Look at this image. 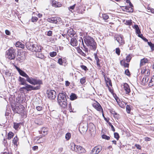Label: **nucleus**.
I'll use <instances>...</instances> for the list:
<instances>
[{
  "label": "nucleus",
  "instance_id": "nucleus-33",
  "mask_svg": "<svg viewBox=\"0 0 154 154\" xmlns=\"http://www.w3.org/2000/svg\"><path fill=\"white\" fill-rule=\"evenodd\" d=\"M132 54H129L126 58V60L127 63H129L130 62L131 59Z\"/></svg>",
  "mask_w": 154,
  "mask_h": 154
},
{
  "label": "nucleus",
  "instance_id": "nucleus-4",
  "mask_svg": "<svg viewBox=\"0 0 154 154\" xmlns=\"http://www.w3.org/2000/svg\"><path fill=\"white\" fill-rule=\"evenodd\" d=\"M26 46L28 50L33 52L40 53L42 50L41 46H38L36 44H34L32 42H27L26 43Z\"/></svg>",
  "mask_w": 154,
  "mask_h": 154
},
{
  "label": "nucleus",
  "instance_id": "nucleus-24",
  "mask_svg": "<svg viewBox=\"0 0 154 154\" xmlns=\"http://www.w3.org/2000/svg\"><path fill=\"white\" fill-rule=\"evenodd\" d=\"M154 85V75L151 77V79L149 82L148 85L149 87H152Z\"/></svg>",
  "mask_w": 154,
  "mask_h": 154
},
{
  "label": "nucleus",
  "instance_id": "nucleus-62",
  "mask_svg": "<svg viewBox=\"0 0 154 154\" xmlns=\"http://www.w3.org/2000/svg\"><path fill=\"white\" fill-rule=\"evenodd\" d=\"M119 106L121 108H123L124 106V104H123L122 102L121 103L120 102L118 103Z\"/></svg>",
  "mask_w": 154,
  "mask_h": 154
},
{
  "label": "nucleus",
  "instance_id": "nucleus-39",
  "mask_svg": "<svg viewBox=\"0 0 154 154\" xmlns=\"http://www.w3.org/2000/svg\"><path fill=\"white\" fill-rule=\"evenodd\" d=\"M114 135L115 138L117 140H118L120 137L119 134L117 132H114Z\"/></svg>",
  "mask_w": 154,
  "mask_h": 154
},
{
  "label": "nucleus",
  "instance_id": "nucleus-20",
  "mask_svg": "<svg viewBox=\"0 0 154 154\" xmlns=\"http://www.w3.org/2000/svg\"><path fill=\"white\" fill-rule=\"evenodd\" d=\"M48 131V128L45 127H42L41 129L40 132H41L42 134V133H43V135L44 136L47 134Z\"/></svg>",
  "mask_w": 154,
  "mask_h": 154
},
{
  "label": "nucleus",
  "instance_id": "nucleus-2",
  "mask_svg": "<svg viewBox=\"0 0 154 154\" xmlns=\"http://www.w3.org/2000/svg\"><path fill=\"white\" fill-rule=\"evenodd\" d=\"M69 97L65 92L60 93L57 97V102L59 105L63 108H66L67 105V99Z\"/></svg>",
  "mask_w": 154,
  "mask_h": 154
},
{
  "label": "nucleus",
  "instance_id": "nucleus-31",
  "mask_svg": "<svg viewBox=\"0 0 154 154\" xmlns=\"http://www.w3.org/2000/svg\"><path fill=\"white\" fill-rule=\"evenodd\" d=\"M148 77L147 76L145 75L143 79L142 82L144 85H145L148 81L149 79H147Z\"/></svg>",
  "mask_w": 154,
  "mask_h": 154
},
{
  "label": "nucleus",
  "instance_id": "nucleus-53",
  "mask_svg": "<svg viewBox=\"0 0 154 154\" xmlns=\"http://www.w3.org/2000/svg\"><path fill=\"white\" fill-rule=\"evenodd\" d=\"M116 53L118 55H120V48H116Z\"/></svg>",
  "mask_w": 154,
  "mask_h": 154
},
{
  "label": "nucleus",
  "instance_id": "nucleus-44",
  "mask_svg": "<svg viewBox=\"0 0 154 154\" xmlns=\"http://www.w3.org/2000/svg\"><path fill=\"white\" fill-rule=\"evenodd\" d=\"M125 74L129 77L131 75L130 72L128 69H126L125 70Z\"/></svg>",
  "mask_w": 154,
  "mask_h": 154
},
{
  "label": "nucleus",
  "instance_id": "nucleus-6",
  "mask_svg": "<svg viewBox=\"0 0 154 154\" xmlns=\"http://www.w3.org/2000/svg\"><path fill=\"white\" fill-rule=\"evenodd\" d=\"M38 85L36 86H33L32 85L26 84L24 85L25 87H23L21 88V89H23L26 90L27 91H30L32 90H38L40 89L41 85Z\"/></svg>",
  "mask_w": 154,
  "mask_h": 154
},
{
  "label": "nucleus",
  "instance_id": "nucleus-64",
  "mask_svg": "<svg viewBox=\"0 0 154 154\" xmlns=\"http://www.w3.org/2000/svg\"><path fill=\"white\" fill-rule=\"evenodd\" d=\"M135 146L137 148V149H141V146L139 144H135Z\"/></svg>",
  "mask_w": 154,
  "mask_h": 154
},
{
  "label": "nucleus",
  "instance_id": "nucleus-43",
  "mask_svg": "<svg viewBox=\"0 0 154 154\" xmlns=\"http://www.w3.org/2000/svg\"><path fill=\"white\" fill-rule=\"evenodd\" d=\"M110 112L114 116V117H116V118H118V117L117 116H116V117L115 116V115H118L119 116V115L113 109H112L110 111Z\"/></svg>",
  "mask_w": 154,
  "mask_h": 154
},
{
  "label": "nucleus",
  "instance_id": "nucleus-15",
  "mask_svg": "<svg viewBox=\"0 0 154 154\" xmlns=\"http://www.w3.org/2000/svg\"><path fill=\"white\" fill-rule=\"evenodd\" d=\"M122 7L123 8L122 9L124 11L129 13H131L133 12L134 9L130 8L129 6H122Z\"/></svg>",
  "mask_w": 154,
  "mask_h": 154
},
{
  "label": "nucleus",
  "instance_id": "nucleus-9",
  "mask_svg": "<svg viewBox=\"0 0 154 154\" xmlns=\"http://www.w3.org/2000/svg\"><path fill=\"white\" fill-rule=\"evenodd\" d=\"M46 93L47 94L48 97L51 100L54 99L56 97V92L54 90H48Z\"/></svg>",
  "mask_w": 154,
  "mask_h": 154
},
{
  "label": "nucleus",
  "instance_id": "nucleus-22",
  "mask_svg": "<svg viewBox=\"0 0 154 154\" xmlns=\"http://www.w3.org/2000/svg\"><path fill=\"white\" fill-rule=\"evenodd\" d=\"M15 46L16 47L20 48H24L25 47L24 45L19 41L17 42L15 44Z\"/></svg>",
  "mask_w": 154,
  "mask_h": 154
},
{
  "label": "nucleus",
  "instance_id": "nucleus-12",
  "mask_svg": "<svg viewBox=\"0 0 154 154\" xmlns=\"http://www.w3.org/2000/svg\"><path fill=\"white\" fill-rule=\"evenodd\" d=\"M116 39L120 45H122L125 44V41L123 36L119 35L116 37Z\"/></svg>",
  "mask_w": 154,
  "mask_h": 154
},
{
  "label": "nucleus",
  "instance_id": "nucleus-47",
  "mask_svg": "<svg viewBox=\"0 0 154 154\" xmlns=\"http://www.w3.org/2000/svg\"><path fill=\"white\" fill-rule=\"evenodd\" d=\"M78 53H79L82 55L85 56H86V54H85L84 52H83L80 49H79V50H78Z\"/></svg>",
  "mask_w": 154,
  "mask_h": 154
},
{
  "label": "nucleus",
  "instance_id": "nucleus-26",
  "mask_svg": "<svg viewBox=\"0 0 154 154\" xmlns=\"http://www.w3.org/2000/svg\"><path fill=\"white\" fill-rule=\"evenodd\" d=\"M20 109H22V110H24V108L23 105L20 106H16V109L17 111V112H15V113H18V112H20Z\"/></svg>",
  "mask_w": 154,
  "mask_h": 154
},
{
  "label": "nucleus",
  "instance_id": "nucleus-8",
  "mask_svg": "<svg viewBox=\"0 0 154 154\" xmlns=\"http://www.w3.org/2000/svg\"><path fill=\"white\" fill-rule=\"evenodd\" d=\"M22 53L24 54H22L20 52H18L17 55V58L16 59V61L20 63H21L23 62L26 58L24 55L25 54L26 52L24 51Z\"/></svg>",
  "mask_w": 154,
  "mask_h": 154
},
{
  "label": "nucleus",
  "instance_id": "nucleus-50",
  "mask_svg": "<svg viewBox=\"0 0 154 154\" xmlns=\"http://www.w3.org/2000/svg\"><path fill=\"white\" fill-rule=\"evenodd\" d=\"M57 63L60 65H62L63 63V60L62 58H60L58 59Z\"/></svg>",
  "mask_w": 154,
  "mask_h": 154
},
{
  "label": "nucleus",
  "instance_id": "nucleus-58",
  "mask_svg": "<svg viewBox=\"0 0 154 154\" xmlns=\"http://www.w3.org/2000/svg\"><path fill=\"white\" fill-rule=\"evenodd\" d=\"M52 31L51 30H49L47 32V35L49 36H52Z\"/></svg>",
  "mask_w": 154,
  "mask_h": 154
},
{
  "label": "nucleus",
  "instance_id": "nucleus-1",
  "mask_svg": "<svg viewBox=\"0 0 154 154\" xmlns=\"http://www.w3.org/2000/svg\"><path fill=\"white\" fill-rule=\"evenodd\" d=\"M14 66L19 72L20 75L26 79L27 82L30 84L34 85H36L43 84V82L41 80L37 79L36 77L29 76L24 71L21 70L17 66L14 65Z\"/></svg>",
  "mask_w": 154,
  "mask_h": 154
},
{
  "label": "nucleus",
  "instance_id": "nucleus-13",
  "mask_svg": "<svg viewBox=\"0 0 154 154\" xmlns=\"http://www.w3.org/2000/svg\"><path fill=\"white\" fill-rule=\"evenodd\" d=\"M123 86L124 89L125 91L126 94H129L131 92L129 86L126 83H124Z\"/></svg>",
  "mask_w": 154,
  "mask_h": 154
},
{
  "label": "nucleus",
  "instance_id": "nucleus-41",
  "mask_svg": "<svg viewBox=\"0 0 154 154\" xmlns=\"http://www.w3.org/2000/svg\"><path fill=\"white\" fill-rule=\"evenodd\" d=\"M148 68V66H146L143 67L141 71V73L142 74H144V73H146V70L147 69V68Z\"/></svg>",
  "mask_w": 154,
  "mask_h": 154
},
{
  "label": "nucleus",
  "instance_id": "nucleus-16",
  "mask_svg": "<svg viewBox=\"0 0 154 154\" xmlns=\"http://www.w3.org/2000/svg\"><path fill=\"white\" fill-rule=\"evenodd\" d=\"M18 81L19 82V84L20 85H24L28 84L26 83V79L23 78L19 76L18 79Z\"/></svg>",
  "mask_w": 154,
  "mask_h": 154
},
{
  "label": "nucleus",
  "instance_id": "nucleus-56",
  "mask_svg": "<svg viewBox=\"0 0 154 154\" xmlns=\"http://www.w3.org/2000/svg\"><path fill=\"white\" fill-rule=\"evenodd\" d=\"M102 112V116H103V117L104 118V119L107 123H108V122H109V118H106L104 116V115L103 114V112Z\"/></svg>",
  "mask_w": 154,
  "mask_h": 154
},
{
  "label": "nucleus",
  "instance_id": "nucleus-23",
  "mask_svg": "<svg viewBox=\"0 0 154 154\" xmlns=\"http://www.w3.org/2000/svg\"><path fill=\"white\" fill-rule=\"evenodd\" d=\"M69 97V99L71 100H74L77 98V96L76 94L74 93H71Z\"/></svg>",
  "mask_w": 154,
  "mask_h": 154
},
{
  "label": "nucleus",
  "instance_id": "nucleus-34",
  "mask_svg": "<svg viewBox=\"0 0 154 154\" xmlns=\"http://www.w3.org/2000/svg\"><path fill=\"white\" fill-rule=\"evenodd\" d=\"M148 45L151 48V49L152 51L154 50V44L151 42H148Z\"/></svg>",
  "mask_w": 154,
  "mask_h": 154
},
{
  "label": "nucleus",
  "instance_id": "nucleus-59",
  "mask_svg": "<svg viewBox=\"0 0 154 154\" xmlns=\"http://www.w3.org/2000/svg\"><path fill=\"white\" fill-rule=\"evenodd\" d=\"M150 70L149 69H148V68H147V69L146 70V76H148L150 74Z\"/></svg>",
  "mask_w": 154,
  "mask_h": 154
},
{
  "label": "nucleus",
  "instance_id": "nucleus-10",
  "mask_svg": "<svg viewBox=\"0 0 154 154\" xmlns=\"http://www.w3.org/2000/svg\"><path fill=\"white\" fill-rule=\"evenodd\" d=\"M88 123L81 124L79 127V130L81 133H82L81 131L83 133L86 132L88 129Z\"/></svg>",
  "mask_w": 154,
  "mask_h": 154
},
{
  "label": "nucleus",
  "instance_id": "nucleus-3",
  "mask_svg": "<svg viewBox=\"0 0 154 154\" xmlns=\"http://www.w3.org/2000/svg\"><path fill=\"white\" fill-rule=\"evenodd\" d=\"M85 44L91 49L95 51L97 48V45L93 38L89 35L83 37Z\"/></svg>",
  "mask_w": 154,
  "mask_h": 154
},
{
  "label": "nucleus",
  "instance_id": "nucleus-18",
  "mask_svg": "<svg viewBox=\"0 0 154 154\" xmlns=\"http://www.w3.org/2000/svg\"><path fill=\"white\" fill-rule=\"evenodd\" d=\"M70 43L72 46L73 47L76 46H77L78 44L77 41L75 38H72L71 40Z\"/></svg>",
  "mask_w": 154,
  "mask_h": 154
},
{
  "label": "nucleus",
  "instance_id": "nucleus-51",
  "mask_svg": "<svg viewBox=\"0 0 154 154\" xmlns=\"http://www.w3.org/2000/svg\"><path fill=\"white\" fill-rule=\"evenodd\" d=\"M108 124L111 127V128L112 129V130L114 132L115 131V129L113 126V125L112 124L109 122H108Z\"/></svg>",
  "mask_w": 154,
  "mask_h": 154
},
{
  "label": "nucleus",
  "instance_id": "nucleus-25",
  "mask_svg": "<svg viewBox=\"0 0 154 154\" xmlns=\"http://www.w3.org/2000/svg\"><path fill=\"white\" fill-rule=\"evenodd\" d=\"M99 16L100 17H103V19L104 20H107L109 18L108 15L106 14H101L100 13L99 14Z\"/></svg>",
  "mask_w": 154,
  "mask_h": 154
},
{
  "label": "nucleus",
  "instance_id": "nucleus-37",
  "mask_svg": "<svg viewBox=\"0 0 154 154\" xmlns=\"http://www.w3.org/2000/svg\"><path fill=\"white\" fill-rule=\"evenodd\" d=\"M69 109L70 112H76V111H74V109H72L71 104L70 103L69 104Z\"/></svg>",
  "mask_w": 154,
  "mask_h": 154
},
{
  "label": "nucleus",
  "instance_id": "nucleus-30",
  "mask_svg": "<svg viewBox=\"0 0 154 154\" xmlns=\"http://www.w3.org/2000/svg\"><path fill=\"white\" fill-rule=\"evenodd\" d=\"M148 62V60L147 59L143 58V59H141L140 61V66H142L144 65L145 63H147Z\"/></svg>",
  "mask_w": 154,
  "mask_h": 154
},
{
  "label": "nucleus",
  "instance_id": "nucleus-45",
  "mask_svg": "<svg viewBox=\"0 0 154 154\" xmlns=\"http://www.w3.org/2000/svg\"><path fill=\"white\" fill-rule=\"evenodd\" d=\"M57 54V53L55 51H53L50 53V55L51 57H53L55 56Z\"/></svg>",
  "mask_w": 154,
  "mask_h": 154
},
{
  "label": "nucleus",
  "instance_id": "nucleus-29",
  "mask_svg": "<svg viewBox=\"0 0 154 154\" xmlns=\"http://www.w3.org/2000/svg\"><path fill=\"white\" fill-rule=\"evenodd\" d=\"M14 128L16 130L19 127V126L22 125V123L21 122H20L19 123H17L15 122L14 123Z\"/></svg>",
  "mask_w": 154,
  "mask_h": 154
},
{
  "label": "nucleus",
  "instance_id": "nucleus-42",
  "mask_svg": "<svg viewBox=\"0 0 154 154\" xmlns=\"http://www.w3.org/2000/svg\"><path fill=\"white\" fill-rule=\"evenodd\" d=\"M71 137V134L69 133H67L65 135V138L67 140H69Z\"/></svg>",
  "mask_w": 154,
  "mask_h": 154
},
{
  "label": "nucleus",
  "instance_id": "nucleus-52",
  "mask_svg": "<svg viewBox=\"0 0 154 154\" xmlns=\"http://www.w3.org/2000/svg\"><path fill=\"white\" fill-rule=\"evenodd\" d=\"M75 4L73 5L70 6L69 8V10L72 12V10H74L75 8Z\"/></svg>",
  "mask_w": 154,
  "mask_h": 154
},
{
  "label": "nucleus",
  "instance_id": "nucleus-19",
  "mask_svg": "<svg viewBox=\"0 0 154 154\" xmlns=\"http://www.w3.org/2000/svg\"><path fill=\"white\" fill-rule=\"evenodd\" d=\"M67 33L69 35H70V37H72L75 34V32L74 31L72 28H70L67 31Z\"/></svg>",
  "mask_w": 154,
  "mask_h": 154
},
{
  "label": "nucleus",
  "instance_id": "nucleus-5",
  "mask_svg": "<svg viewBox=\"0 0 154 154\" xmlns=\"http://www.w3.org/2000/svg\"><path fill=\"white\" fill-rule=\"evenodd\" d=\"M16 49L12 47L10 48L6 52V55L8 56V59L11 60L14 59L15 57Z\"/></svg>",
  "mask_w": 154,
  "mask_h": 154
},
{
  "label": "nucleus",
  "instance_id": "nucleus-17",
  "mask_svg": "<svg viewBox=\"0 0 154 154\" xmlns=\"http://www.w3.org/2000/svg\"><path fill=\"white\" fill-rule=\"evenodd\" d=\"M133 28L135 29L136 34L138 35V37H140L141 34V32L138 26L137 25L135 24L133 26Z\"/></svg>",
  "mask_w": 154,
  "mask_h": 154
},
{
  "label": "nucleus",
  "instance_id": "nucleus-38",
  "mask_svg": "<svg viewBox=\"0 0 154 154\" xmlns=\"http://www.w3.org/2000/svg\"><path fill=\"white\" fill-rule=\"evenodd\" d=\"M102 137L103 139H105L107 140H109L110 138L109 136H107L105 134H103L102 135Z\"/></svg>",
  "mask_w": 154,
  "mask_h": 154
},
{
  "label": "nucleus",
  "instance_id": "nucleus-7",
  "mask_svg": "<svg viewBox=\"0 0 154 154\" xmlns=\"http://www.w3.org/2000/svg\"><path fill=\"white\" fill-rule=\"evenodd\" d=\"M47 21L51 23L58 24L62 22L61 19L58 17H55L48 18Z\"/></svg>",
  "mask_w": 154,
  "mask_h": 154
},
{
  "label": "nucleus",
  "instance_id": "nucleus-40",
  "mask_svg": "<svg viewBox=\"0 0 154 154\" xmlns=\"http://www.w3.org/2000/svg\"><path fill=\"white\" fill-rule=\"evenodd\" d=\"M126 110L128 113H130L131 108L129 105H127L126 106Z\"/></svg>",
  "mask_w": 154,
  "mask_h": 154
},
{
  "label": "nucleus",
  "instance_id": "nucleus-57",
  "mask_svg": "<svg viewBox=\"0 0 154 154\" xmlns=\"http://www.w3.org/2000/svg\"><path fill=\"white\" fill-rule=\"evenodd\" d=\"M44 56L43 54L41 53H39L38 54V57L41 59H43L44 58Z\"/></svg>",
  "mask_w": 154,
  "mask_h": 154
},
{
  "label": "nucleus",
  "instance_id": "nucleus-14",
  "mask_svg": "<svg viewBox=\"0 0 154 154\" xmlns=\"http://www.w3.org/2000/svg\"><path fill=\"white\" fill-rule=\"evenodd\" d=\"M93 106L98 111H100L101 110L102 112L103 111L102 107L100 104L97 102V103H94L93 104Z\"/></svg>",
  "mask_w": 154,
  "mask_h": 154
},
{
  "label": "nucleus",
  "instance_id": "nucleus-49",
  "mask_svg": "<svg viewBox=\"0 0 154 154\" xmlns=\"http://www.w3.org/2000/svg\"><path fill=\"white\" fill-rule=\"evenodd\" d=\"M38 20V18L35 17H32L31 18V21L32 22H36Z\"/></svg>",
  "mask_w": 154,
  "mask_h": 154
},
{
  "label": "nucleus",
  "instance_id": "nucleus-60",
  "mask_svg": "<svg viewBox=\"0 0 154 154\" xmlns=\"http://www.w3.org/2000/svg\"><path fill=\"white\" fill-rule=\"evenodd\" d=\"M5 74L7 76H10L11 75V73L10 72L8 71H6L5 72Z\"/></svg>",
  "mask_w": 154,
  "mask_h": 154
},
{
  "label": "nucleus",
  "instance_id": "nucleus-27",
  "mask_svg": "<svg viewBox=\"0 0 154 154\" xmlns=\"http://www.w3.org/2000/svg\"><path fill=\"white\" fill-rule=\"evenodd\" d=\"M76 146V148L78 149H80L81 150L83 148L82 146H76L75 144L73 143L72 144V145H71V146L72 147H73V148H71L72 150L73 151V150H75V148Z\"/></svg>",
  "mask_w": 154,
  "mask_h": 154
},
{
  "label": "nucleus",
  "instance_id": "nucleus-48",
  "mask_svg": "<svg viewBox=\"0 0 154 154\" xmlns=\"http://www.w3.org/2000/svg\"><path fill=\"white\" fill-rule=\"evenodd\" d=\"M80 67L83 70H84L85 71H87L88 70L87 67L85 65H81L80 66Z\"/></svg>",
  "mask_w": 154,
  "mask_h": 154
},
{
  "label": "nucleus",
  "instance_id": "nucleus-36",
  "mask_svg": "<svg viewBox=\"0 0 154 154\" xmlns=\"http://www.w3.org/2000/svg\"><path fill=\"white\" fill-rule=\"evenodd\" d=\"M18 138L17 136H16L15 137H14L13 140V143L14 145L17 146V142L18 141Z\"/></svg>",
  "mask_w": 154,
  "mask_h": 154
},
{
  "label": "nucleus",
  "instance_id": "nucleus-35",
  "mask_svg": "<svg viewBox=\"0 0 154 154\" xmlns=\"http://www.w3.org/2000/svg\"><path fill=\"white\" fill-rule=\"evenodd\" d=\"M14 134L12 132H10L8 133V140H10L11 138H12L14 136Z\"/></svg>",
  "mask_w": 154,
  "mask_h": 154
},
{
  "label": "nucleus",
  "instance_id": "nucleus-46",
  "mask_svg": "<svg viewBox=\"0 0 154 154\" xmlns=\"http://www.w3.org/2000/svg\"><path fill=\"white\" fill-rule=\"evenodd\" d=\"M86 82V78L83 77L80 80V82L81 84H84Z\"/></svg>",
  "mask_w": 154,
  "mask_h": 154
},
{
  "label": "nucleus",
  "instance_id": "nucleus-28",
  "mask_svg": "<svg viewBox=\"0 0 154 154\" xmlns=\"http://www.w3.org/2000/svg\"><path fill=\"white\" fill-rule=\"evenodd\" d=\"M53 6L55 7H60L61 6V4L59 2L55 1L53 2Z\"/></svg>",
  "mask_w": 154,
  "mask_h": 154
},
{
  "label": "nucleus",
  "instance_id": "nucleus-55",
  "mask_svg": "<svg viewBox=\"0 0 154 154\" xmlns=\"http://www.w3.org/2000/svg\"><path fill=\"white\" fill-rule=\"evenodd\" d=\"M139 37H140L145 42H148V40L147 39H146V38H145V37H144L142 34H141L140 35V36Z\"/></svg>",
  "mask_w": 154,
  "mask_h": 154
},
{
  "label": "nucleus",
  "instance_id": "nucleus-11",
  "mask_svg": "<svg viewBox=\"0 0 154 154\" xmlns=\"http://www.w3.org/2000/svg\"><path fill=\"white\" fill-rule=\"evenodd\" d=\"M102 149V147L100 145L94 147L92 150L91 154H98Z\"/></svg>",
  "mask_w": 154,
  "mask_h": 154
},
{
  "label": "nucleus",
  "instance_id": "nucleus-63",
  "mask_svg": "<svg viewBox=\"0 0 154 154\" xmlns=\"http://www.w3.org/2000/svg\"><path fill=\"white\" fill-rule=\"evenodd\" d=\"M125 63V61L124 60H122L120 62V64L122 66H123L124 65Z\"/></svg>",
  "mask_w": 154,
  "mask_h": 154
},
{
  "label": "nucleus",
  "instance_id": "nucleus-21",
  "mask_svg": "<svg viewBox=\"0 0 154 154\" xmlns=\"http://www.w3.org/2000/svg\"><path fill=\"white\" fill-rule=\"evenodd\" d=\"M36 110L38 111H43L44 112V106L43 105H41L40 106H36Z\"/></svg>",
  "mask_w": 154,
  "mask_h": 154
},
{
  "label": "nucleus",
  "instance_id": "nucleus-32",
  "mask_svg": "<svg viewBox=\"0 0 154 154\" xmlns=\"http://www.w3.org/2000/svg\"><path fill=\"white\" fill-rule=\"evenodd\" d=\"M124 21L125 22V24L126 25L131 26L132 24V20H126L125 21L124 20Z\"/></svg>",
  "mask_w": 154,
  "mask_h": 154
},
{
  "label": "nucleus",
  "instance_id": "nucleus-54",
  "mask_svg": "<svg viewBox=\"0 0 154 154\" xmlns=\"http://www.w3.org/2000/svg\"><path fill=\"white\" fill-rule=\"evenodd\" d=\"M3 143L5 145V146H7L8 145V143L7 141V138H4L3 141Z\"/></svg>",
  "mask_w": 154,
  "mask_h": 154
},
{
  "label": "nucleus",
  "instance_id": "nucleus-61",
  "mask_svg": "<svg viewBox=\"0 0 154 154\" xmlns=\"http://www.w3.org/2000/svg\"><path fill=\"white\" fill-rule=\"evenodd\" d=\"M81 38L82 39V44L83 45V47L85 49V51H88V49L87 48H86V46H85V45H84V43H83V39L82 38Z\"/></svg>",
  "mask_w": 154,
  "mask_h": 154
}]
</instances>
